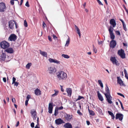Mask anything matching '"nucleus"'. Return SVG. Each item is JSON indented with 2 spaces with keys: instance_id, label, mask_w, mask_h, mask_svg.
<instances>
[{
  "instance_id": "obj_64",
  "label": "nucleus",
  "mask_w": 128,
  "mask_h": 128,
  "mask_svg": "<svg viewBox=\"0 0 128 128\" xmlns=\"http://www.w3.org/2000/svg\"><path fill=\"white\" fill-rule=\"evenodd\" d=\"M112 117V119L114 120L115 118V116L114 115V114H113L111 116Z\"/></svg>"
},
{
  "instance_id": "obj_35",
  "label": "nucleus",
  "mask_w": 128,
  "mask_h": 128,
  "mask_svg": "<svg viewBox=\"0 0 128 128\" xmlns=\"http://www.w3.org/2000/svg\"><path fill=\"white\" fill-rule=\"evenodd\" d=\"M36 113V112L34 109H32L31 110L30 113L31 114Z\"/></svg>"
},
{
  "instance_id": "obj_11",
  "label": "nucleus",
  "mask_w": 128,
  "mask_h": 128,
  "mask_svg": "<svg viewBox=\"0 0 128 128\" xmlns=\"http://www.w3.org/2000/svg\"><path fill=\"white\" fill-rule=\"evenodd\" d=\"M123 115L121 114L117 113L116 115V119H118L122 121L123 119Z\"/></svg>"
},
{
  "instance_id": "obj_42",
  "label": "nucleus",
  "mask_w": 128,
  "mask_h": 128,
  "mask_svg": "<svg viewBox=\"0 0 128 128\" xmlns=\"http://www.w3.org/2000/svg\"><path fill=\"white\" fill-rule=\"evenodd\" d=\"M53 108H48V112L50 114H52V113Z\"/></svg>"
},
{
  "instance_id": "obj_40",
  "label": "nucleus",
  "mask_w": 128,
  "mask_h": 128,
  "mask_svg": "<svg viewBox=\"0 0 128 128\" xmlns=\"http://www.w3.org/2000/svg\"><path fill=\"white\" fill-rule=\"evenodd\" d=\"M118 101H119V102H120V104L121 105V108H122V109L123 110H124V107H123V105H122V102H121L119 100H118Z\"/></svg>"
},
{
  "instance_id": "obj_52",
  "label": "nucleus",
  "mask_w": 128,
  "mask_h": 128,
  "mask_svg": "<svg viewBox=\"0 0 128 128\" xmlns=\"http://www.w3.org/2000/svg\"><path fill=\"white\" fill-rule=\"evenodd\" d=\"M25 6L28 7H29L30 6V5L28 4V1H27L26 3Z\"/></svg>"
},
{
  "instance_id": "obj_45",
  "label": "nucleus",
  "mask_w": 128,
  "mask_h": 128,
  "mask_svg": "<svg viewBox=\"0 0 128 128\" xmlns=\"http://www.w3.org/2000/svg\"><path fill=\"white\" fill-rule=\"evenodd\" d=\"M97 1L99 5L103 6V4L101 2L100 0H97Z\"/></svg>"
},
{
  "instance_id": "obj_44",
  "label": "nucleus",
  "mask_w": 128,
  "mask_h": 128,
  "mask_svg": "<svg viewBox=\"0 0 128 128\" xmlns=\"http://www.w3.org/2000/svg\"><path fill=\"white\" fill-rule=\"evenodd\" d=\"M17 1L18 0H11L10 2V3L11 5H13L14 4V1Z\"/></svg>"
},
{
  "instance_id": "obj_62",
  "label": "nucleus",
  "mask_w": 128,
  "mask_h": 128,
  "mask_svg": "<svg viewBox=\"0 0 128 128\" xmlns=\"http://www.w3.org/2000/svg\"><path fill=\"white\" fill-rule=\"evenodd\" d=\"M19 121H18L16 123V124L15 126L16 127H17L19 125Z\"/></svg>"
},
{
  "instance_id": "obj_41",
  "label": "nucleus",
  "mask_w": 128,
  "mask_h": 128,
  "mask_svg": "<svg viewBox=\"0 0 128 128\" xmlns=\"http://www.w3.org/2000/svg\"><path fill=\"white\" fill-rule=\"evenodd\" d=\"M24 26L26 27H27L28 26L27 22L26 20L24 21Z\"/></svg>"
},
{
  "instance_id": "obj_63",
  "label": "nucleus",
  "mask_w": 128,
  "mask_h": 128,
  "mask_svg": "<svg viewBox=\"0 0 128 128\" xmlns=\"http://www.w3.org/2000/svg\"><path fill=\"white\" fill-rule=\"evenodd\" d=\"M52 36L53 37V38L55 40L57 38L56 36H55L54 34Z\"/></svg>"
},
{
  "instance_id": "obj_50",
  "label": "nucleus",
  "mask_w": 128,
  "mask_h": 128,
  "mask_svg": "<svg viewBox=\"0 0 128 128\" xmlns=\"http://www.w3.org/2000/svg\"><path fill=\"white\" fill-rule=\"evenodd\" d=\"M96 110L99 112H102V110L99 108H96Z\"/></svg>"
},
{
  "instance_id": "obj_16",
  "label": "nucleus",
  "mask_w": 128,
  "mask_h": 128,
  "mask_svg": "<svg viewBox=\"0 0 128 128\" xmlns=\"http://www.w3.org/2000/svg\"><path fill=\"white\" fill-rule=\"evenodd\" d=\"M110 60L113 64H115L116 65H118V61L117 60L115 57H111Z\"/></svg>"
},
{
  "instance_id": "obj_18",
  "label": "nucleus",
  "mask_w": 128,
  "mask_h": 128,
  "mask_svg": "<svg viewBox=\"0 0 128 128\" xmlns=\"http://www.w3.org/2000/svg\"><path fill=\"white\" fill-rule=\"evenodd\" d=\"M63 122V120L60 118L57 119L55 120L56 123L58 125L62 124Z\"/></svg>"
},
{
  "instance_id": "obj_37",
  "label": "nucleus",
  "mask_w": 128,
  "mask_h": 128,
  "mask_svg": "<svg viewBox=\"0 0 128 128\" xmlns=\"http://www.w3.org/2000/svg\"><path fill=\"white\" fill-rule=\"evenodd\" d=\"M92 46L93 47V51L95 53H96L97 52V50L94 47V45H93Z\"/></svg>"
},
{
  "instance_id": "obj_25",
  "label": "nucleus",
  "mask_w": 128,
  "mask_h": 128,
  "mask_svg": "<svg viewBox=\"0 0 128 128\" xmlns=\"http://www.w3.org/2000/svg\"><path fill=\"white\" fill-rule=\"evenodd\" d=\"M75 27L76 29V30L78 32L77 33L78 34L80 37V36H81V34H80V30L78 28V26H77L76 25H75Z\"/></svg>"
},
{
  "instance_id": "obj_29",
  "label": "nucleus",
  "mask_w": 128,
  "mask_h": 128,
  "mask_svg": "<svg viewBox=\"0 0 128 128\" xmlns=\"http://www.w3.org/2000/svg\"><path fill=\"white\" fill-rule=\"evenodd\" d=\"M58 114V110L57 108L56 107L55 108V111H54V115H55V116H56V115Z\"/></svg>"
},
{
  "instance_id": "obj_23",
  "label": "nucleus",
  "mask_w": 128,
  "mask_h": 128,
  "mask_svg": "<svg viewBox=\"0 0 128 128\" xmlns=\"http://www.w3.org/2000/svg\"><path fill=\"white\" fill-rule=\"evenodd\" d=\"M64 127L65 128H72V126L71 124L69 123H66L64 125Z\"/></svg>"
},
{
  "instance_id": "obj_46",
  "label": "nucleus",
  "mask_w": 128,
  "mask_h": 128,
  "mask_svg": "<svg viewBox=\"0 0 128 128\" xmlns=\"http://www.w3.org/2000/svg\"><path fill=\"white\" fill-rule=\"evenodd\" d=\"M117 94L118 95L124 98L125 97L124 96L123 94L120 93H117Z\"/></svg>"
},
{
  "instance_id": "obj_2",
  "label": "nucleus",
  "mask_w": 128,
  "mask_h": 128,
  "mask_svg": "<svg viewBox=\"0 0 128 128\" xmlns=\"http://www.w3.org/2000/svg\"><path fill=\"white\" fill-rule=\"evenodd\" d=\"M56 74L58 78L60 80H65L67 77L66 73L63 71H59Z\"/></svg>"
},
{
  "instance_id": "obj_14",
  "label": "nucleus",
  "mask_w": 128,
  "mask_h": 128,
  "mask_svg": "<svg viewBox=\"0 0 128 128\" xmlns=\"http://www.w3.org/2000/svg\"><path fill=\"white\" fill-rule=\"evenodd\" d=\"M110 24L112 26L113 28L115 27L116 25V24L115 20L114 19H111L110 21Z\"/></svg>"
},
{
  "instance_id": "obj_9",
  "label": "nucleus",
  "mask_w": 128,
  "mask_h": 128,
  "mask_svg": "<svg viewBox=\"0 0 128 128\" xmlns=\"http://www.w3.org/2000/svg\"><path fill=\"white\" fill-rule=\"evenodd\" d=\"M116 40H112L110 42V48H113L116 46Z\"/></svg>"
},
{
  "instance_id": "obj_22",
  "label": "nucleus",
  "mask_w": 128,
  "mask_h": 128,
  "mask_svg": "<svg viewBox=\"0 0 128 128\" xmlns=\"http://www.w3.org/2000/svg\"><path fill=\"white\" fill-rule=\"evenodd\" d=\"M39 51L40 52V54L43 56L46 57L47 56V54L46 52L42 51L41 50H40Z\"/></svg>"
},
{
  "instance_id": "obj_12",
  "label": "nucleus",
  "mask_w": 128,
  "mask_h": 128,
  "mask_svg": "<svg viewBox=\"0 0 128 128\" xmlns=\"http://www.w3.org/2000/svg\"><path fill=\"white\" fill-rule=\"evenodd\" d=\"M14 21L11 20L8 22V26L11 29H13L14 27Z\"/></svg>"
},
{
  "instance_id": "obj_32",
  "label": "nucleus",
  "mask_w": 128,
  "mask_h": 128,
  "mask_svg": "<svg viewBox=\"0 0 128 128\" xmlns=\"http://www.w3.org/2000/svg\"><path fill=\"white\" fill-rule=\"evenodd\" d=\"M32 63H28L26 66V68L28 69H29L30 66L32 65Z\"/></svg>"
},
{
  "instance_id": "obj_38",
  "label": "nucleus",
  "mask_w": 128,
  "mask_h": 128,
  "mask_svg": "<svg viewBox=\"0 0 128 128\" xmlns=\"http://www.w3.org/2000/svg\"><path fill=\"white\" fill-rule=\"evenodd\" d=\"M82 98L84 99V98L83 96H78V98H77V100H80L81 99H82Z\"/></svg>"
},
{
  "instance_id": "obj_15",
  "label": "nucleus",
  "mask_w": 128,
  "mask_h": 128,
  "mask_svg": "<svg viewBox=\"0 0 128 128\" xmlns=\"http://www.w3.org/2000/svg\"><path fill=\"white\" fill-rule=\"evenodd\" d=\"M117 82L118 83L120 86H124V84L123 83V81L120 78V77L118 76L117 77Z\"/></svg>"
},
{
  "instance_id": "obj_7",
  "label": "nucleus",
  "mask_w": 128,
  "mask_h": 128,
  "mask_svg": "<svg viewBox=\"0 0 128 128\" xmlns=\"http://www.w3.org/2000/svg\"><path fill=\"white\" fill-rule=\"evenodd\" d=\"M6 7L5 4L2 2L0 3V12H3L6 9Z\"/></svg>"
},
{
  "instance_id": "obj_53",
  "label": "nucleus",
  "mask_w": 128,
  "mask_h": 128,
  "mask_svg": "<svg viewBox=\"0 0 128 128\" xmlns=\"http://www.w3.org/2000/svg\"><path fill=\"white\" fill-rule=\"evenodd\" d=\"M30 126L32 128H33L34 127V122H32L30 124Z\"/></svg>"
},
{
  "instance_id": "obj_10",
  "label": "nucleus",
  "mask_w": 128,
  "mask_h": 128,
  "mask_svg": "<svg viewBox=\"0 0 128 128\" xmlns=\"http://www.w3.org/2000/svg\"><path fill=\"white\" fill-rule=\"evenodd\" d=\"M72 116L71 114H66L64 116V118L66 120L69 121L72 118Z\"/></svg>"
},
{
  "instance_id": "obj_33",
  "label": "nucleus",
  "mask_w": 128,
  "mask_h": 128,
  "mask_svg": "<svg viewBox=\"0 0 128 128\" xmlns=\"http://www.w3.org/2000/svg\"><path fill=\"white\" fill-rule=\"evenodd\" d=\"M62 56L64 57V58H70V56L66 54H62Z\"/></svg>"
},
{
  "instance_id": "obj_30",
  "label": "nucleus",
  "mask_w": 128,
  "mask_h": 128,
  "mask_svg": "<svg viewBox=\"0 0 128 128\" xmlns=\"http://www.w3.org/2000/svg\"><path fill=\"white\" fill-rule=\"evenodd\" d=\"M70 38H69L66 42V43L65 45V46H68L70 43Z\"/></svg>"
},
{
  "instance_id": "obj_60",
  "label": "nucleus",
  "mask_w": 128,
  "mask_h": 128,
  "mask_svg": "<svg viewBox=\"0 0 128 128\" xmlns=\"http://www.w3.org/2000/svg\"><path fill=\"white\" fill-rule=\"evenodd\" d=\"M14 84V85L16 86H18V83L16 82H15Z\"/></svg>"
},
{
  "instance_id": "obj_31",
  "label": "nucleus",
  "mask_w": 128,
  "mask_h": 128,
  "mask_svg": "<svg viewBox=\"0 0 128 128\" xmlns=\"http://www.w3.org/2000/svg\"><path fill=\"white\" fill-rule=\"evenodd\" d=\"M98 84L102 88H103V86L102 83V82L101 80H98Z\"/></svg>"
},
{
  "instance_id": "obj_58",
  "label": "nucleus",
  "mask_w": 128,
  "mask_h": 128,
  "mask_svg": "<svg viewBox=\"0 0 128 128\" xmlns=\"http://www.w3.org/2000/svg\"><path fill=\"white\" fill-rule=\"evenodd\" d=\"M3 80L4 82H6V78H3Z\"/></svg>"
},
{
  "instance_id": "obj_55",
  "label": "nucleus",
  "mask_w": 128,
  "mask_h": 128,
  "mask_svg": "<svg viewBox=\"0 0 128 128\" xmlns=\"http://www.w3.org/2000/svg\"><path fill=\"white\" fill-rule=\"evenodd\" d=\"M77 113L78 114L80 115V116H82V114L80 112V111L79 110H78L77 111Z\"/></svg>"
},
{
  "instance_id": "obj_34",
  "label": "nucleus",
  "mask_w": 128,
  "mask_h": 128,
  "mask_svg": "<svg viewBox=\"0 0 128 128\" xmlns=\"http://www.w3.org/2000/svg\"><path fill=\"white\" fill-rule=\"evenodd\" d=\"M33 116V119L34 120H35L36 118V113L33 114H31Z\"/></svg>"
},
{
  "instance_id": "obj_21",
  "label": "nucleus",
  "mask_w": 128,
  "mask_h": 128,
  "mask_svg": "<svg viewBox=\"0 0 128 128\" xmlns=\"http://www.w3.org/2000/svg\"><path fill=\"white\" fill-rule=\"evenodd\" d=\"M97 94L98 96L99 100L101 101H103L104 100L103 98L98 91L97 92Z\"/></svg>"
},
{
  "instance_id": "obj_36",
  "label": "nucleus",
  "mask_w": 128,
  "mask_h": 128,
  "mask_svg": "<svg viewBox=\"0 0 128 128\" xmlns=\"http://www.w3.org/2000/svg\"><path fill=\"white\" fill-rule=\"evenodd\" d=\"M52 103H50L49 104L48 108H53V107L52 106Z\"/></svg>"
},
{
  "instance_id": "obj_26",
  "label": "nucleus",
  "mask_w": 128,
  "mask_h": 128,
  "mask_svg": "<svg viewBox=\"0 0 128 128\" xmlns=\"http://www.w3.org/2000/svg\"><path fill=\"white\" fill-rule=\"evenodd\" d=\"M88 110L90 115H91L92 116H94L95 114L94 112L91 110H90L89 108V107L88 108Z\"/></svg>"
},
{
  "instance_id": "obj_28",
  "label": "nucleus",
  "mask_w": 128,
  "mask_h": 128,
  "mask_svg": "<svg viewBox=\"0 0 128 128\" xmlns=\"http://www.w3.org/2000/svg\"><path fill=\"white\" fill-rule=\"evenodd\" d=\"M124 71L125 74V77L127 80H128V76L127 71L125 69H124Z\"/></svg>"
},
{
  "instance_id": "obj_24",
  "label": "nucleus",
  "mask_w": 128,
  "mask_h": 128,
  "mask_svg": "<svg viewBox=\"0 0 128 128\" xmlns=\"http://www.w3.org/2000/svg\"><path fill=\"white\" fill-rule=\"evenodd\" d=\"M34 92L36 95H39L41 94V91L38 89H37L35 90Z\"/></svg>"
},
{
  "instance_id": "obj_1",
  "label": "nucleus",
  "mask_w": 128,
  "mask_h": 128,
  "mask_svg": "<svg viewBox=\"0 0 128 128\" xmlns=\"http://www.w3.org/2000/svg\"><path fill=\"white\" fill-rule=\"evenodd\" d=\"M105 89L106 92L104 94L106 98V100L108 102L111 104L112 102L111 100L112 99V97L110 96L109 88L106 85Z\"/></svg>"
},
{
  "instance_id": "obj_56",
  "label": "nucleus",
  "mask_w": 128,
  "mask_h": 128,
  "mask_svg": "<svg viewBox=\"0 0 128 128\" xmlns=\"http://www.w3.org/2000/svg\"><path fill=\"white\" fill-rule=\"evenodd\" d=\"M108 112L110 116H111L114 114L112 112L110 111H108Z\"/></svg>"
},
{
  "instance_id": "obj_43",
  "label": "nucleus",
  "mask_w": 128,
  "mask_h": 128,
  "mask_svg": "<svg viewBox=\"0 0 128 128\" xmlns=\"http://www.w3.org/2000/svg\"><path fill=\"white\" fill-rule=\"evenodd\" d=\"M115 32L116 34H117L118 35L120 36V32L118 30L116 31H115Z\"/></svg>"
},
{
  "instance_id": "obj_39",
  "label": "nucleus",
  "mask_w": 128,
  "mask_h": 128,
  "mask_svg": "<svg viewBox=\"0 0 128 128\" xmlns=\"http://www.w3.org/2000/svg\"><path fill=\"white\" fill-rule=\"evenodd\" d=\"M123 28L124 30L126 31L127 30V29L126 28V26L125 24H122Z\"/></svg>"
},
{
  "instance_id": "obj_48",
  "label": "nucleus",
  "mask_w": 128,
  "mask_h": 128,
  "mask_svg": "<svg viewBox=\"0 0 128 128\" xmlns=\"http://www.w3.org/2000/svg\"><path fill=\"white\" fill-rule=\"evenodd\" d=\"M46 26V24L45 23L43 22L42 23V27L43 28H44Z\"/></svg>"
},
{
  "instance_id": "obj_57",
  "label": "nucleus",
  "mask_w": 128,
  "mask_h": 128,
  "mask_svg": "<svg viewBox=\"0 0 128 128\" xmlns=\"http://www.w3.org/2000/svg\"><path fill=\"white\" fill-rule=\"evenodd\" d=\"M48 39L49 40H50V42H52V40L51 39V37L50 36H48Z\"/></svg>"
},
{
  "instance_id": "obj_17",
  "label": "nucleus",
  "mask_w": 128,
  "mask_h": 128,
  "mask_svg": "<svg viewBox=\"0 0 128 128\" xmlns=\"http://www.w3.org/2000/svg\"><path fill=\"white\" fill-rule=\"evenodd\" d=\"M5 50L6 52L10 54H12L14 52L13 49L11 48H8Z\"/></svg>"
},
{
  "instance_id": "obj_49",
  "label": "nucleus",
  "mask_w": 128,
  "mask_h": 128,
  "mask_svg": "<svg viewBox=\"0 0 128 128\" xmlns=\"http://www.w3.org/2000/svg\"><path fill=\"white\" fill-rule=\"evenodd\" d=\"M16 80V78H14L13 77L12 78V84H13L15 82V81Z\"/></svg>"
},
{
  "instance_id": "obj_61",
  "label": "nucleus",
  "mask_w": 128,
  "mask_h": 128,
  "mask_svg": "<svg viewBox=\"0 0 128 128\" xmlns=\"http://www.w3.org/2000/svg\"><path fill=\"white\" fill-rule=\"evenodd\" d=\"M12 101L13 103H15L16 100L15 98H12Z\"/></svg>"
},
{
  "instance_id": "obj_59",
  "label": "nucleus",
  "mask_w": 128,
  "mask_h": 128,
  "mask_svg": "<svg viewBox=\"0 0 128 128\" xmlns=\"http://www.w3.org/2000/svg\"><path fill=\"white\" fill-rule=\"evenodd\" d=\"M28 100H26L25 103V104L26 106H27L28 105Z\"/></svg>"
},
{
  "instance_id": "obj_54",
  "label": "nucleus",
  "mask_w": 128,
  "mask_h": 128,
  "mask_svg": "<svg viewBox=\"0 0 128 128\" xmlns=\"http://www.w3.org/2000/svg\"><path fill=\"white\" fill-rule=\"evenodd\" d=\"M56 108H57L58 109V110H62L63 108V107L62 106H61L59 108L56 107Z\"/></svg>"
},
{
  "instance_id": "obj_3",
  "label": "nucleus",
  "mask_w": 128,
  "mask_h": 128,
  "mask_svg": "<svg viewBox=\"0 0 128 128\" xmlns=\"http://www.w3.org/2000/svg\"><path fill=\"white\" fill-rule=\"evenodd\" d=\"M1 48L3 49H6L8 48L10 46L9 44L6 41L1 42L0 44Z\"/></svg>"
},
{
  "instance_id": "obj_51",
  "label": "nucleus",
  "mask_w": 128,
  "mask_h": 128,
  "mask_svg": "<svg viewBox=\"0 0 128 128\" xmlns=\"http://www.w3.org/2000/svg\"><path fill=\"white\" fill-rule=\"evenodd\" d=\"M14 24L15 25L16 28H18V26L17 25V23L14 20Z\"/></svg>"
},
{
  "instance_id": "obj_6",
  "label": "nucleus",
  "mask_w": 128,
  "mask_h": 128,
  "mask_svg": "<svg viewBox=\"0 0 128 128\" xmlns=\"http://www.w3.org/2000/svg\"><path fill=\"white\" fill-rule=\"evenodd\" d=\"M17 36L14 34H11L8 38V40L10 41H14L17 39Z\"/></svg>"
},
{
  "instance_id": "obj_20",
  "label": "nucleus",
  "mask_w": 128,
  "mask_h": 128,
  "mask_svg": "<svg viewBox=\"0 0 128 128\" xmlns=\"http://www.w3.org/2000/svg\"><path fill=\"white\" fill-rule=\"evenodd\" d=\"M66 91L68 94V96H71L72 93V90L70 88H66Z\"/></svg>"
},
{
  "instance_id": "obj_5",
  "label": "nucleus",
  "mask_w": 128,
  "mask_h": 128,
  "mask_svg": "<svg viewBox=\"0 0 128 128\" xmlns=\"http://www.w3.org/2000/svg\"><path fill=\"white\" fill-rule=\"evenodd\" d=\"M118 53L122 58L124 59L125 58V54L124 53V51L123 49H121L118 50Z\"/></svg>"
},
{
  "instance_id": "obj_47",
  "label": "nucleus",
  "mask_w": 128,
  "mask_h": 128,
  "mask_svg": "<svg viewBox=\"0 0 128 128\" xmlns=\"http://www.w3.org/2000/svg\"><path fill=\"white\" fill-rule=\"evenodd\" d=\"M30 95H29V94L26 97V100H29V99L30 98Z\"/></svg>"
},
{
  "instance_id": "obj_4",
  "label": "nucleus",
  "mask_w": 128,
  "mask_h": 128,
  "mask_svg": "<svg viewBox=\"0 0 128 128\" xmlns=\"http://www.w3.org/2000/svg\"><path fill=\"white\" fill-rule=\"evenodd\" d=\"M113 29L114 28L112 26H110L108 29V31L110 34V38L112 40H114L115 38V36L113 32Z\"/></svg>"
},
{
  "instance_id": "obj_8",
  "label": "nucleus",
  "mask_w": 128,
  "mask_h": 128,
  "mask_svg": "<svg viewBox=\"0 0 128 128\" xmlns=\"http://www.w3.org/2000/svg\"><path fill=\"white\" fill-rule=\"evenodd\" d=\"M49 73L50 74H53L56 71V69L55 67H50L48 68Z\"/></svg>"
},
{
  "instance_id": "obj_19",
  "label": "nucleus",
  "mask_w": 128,
  "mask_h": 128,
  "mask_svg": "<svg viewBox=\"0 0 128 128\" xmlns=\"http://www.w3.org/2000/svg\"><path fill=\"white\" fill-rule=\"evenodd\" d=\"M6 56V54L3 52L0 56V59L2 61H4L5 60Z\"/></svg>"
},
{
  "instance_id": "obj_13",
  "label": "nucleus",
  "mask_w": 128,
  "mask_h": 128,
  "mask_svg": "<svg viewBox=\"0 0 128 128\" xmlns=\"http://www.w3.org/2000/svg\"><path fill=\"white\" fill-rule=\"evenodd\" d=\"M48 60L50 62H54L57 64H60V62L56 59H54L50 58L48 59Z\"/></svg>"
},
{
  "instance_id": "obj_27",
  "label": "nucleus",
  "mask_w": 128,
  "mask_h": 128,
  "mask_svg": "<svg viewBox=\"0 0 128 128\" xmlns=\"http://www.w3.org/2000/svg\"><path fill=\"white\" fill-rule=\"evenodd\" d=\"M54 91L55 92L54 93L52 94V97H53L56 96L58 94L59 92V91L56 90H54Z\"/></svg>"
}]
</instances>
